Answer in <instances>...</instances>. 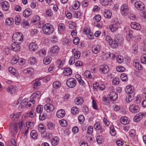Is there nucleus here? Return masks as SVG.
<instances>
[{
  "mask_svg": "<svg viewBox=\"0 0 146 146\" xmlns=\"http://www.w3.org/2000/svg\"><path fill=\"white\" fill-rule=\"evenodd\" d=\"M54 28L52 25L50 23H46L42 27L43 33L47 35L52 34L53 32Z\"/></svg>",
  "mask_w": 146,
  "mask_h": 146,
  "instance_id": "1",
  "label": "nucleus"
},
{
  "mask_svg": "<svg viewBox=\"0 0 146 146\" xmlns=\"http://www.w3.org/2000/svg\"><path fill=\"white\" fill-rule=\"evenodd\" d=\"M23 36L21 33H17L14 34L12 36L13 40H14L16 43H21L23 40Z\"/></svg>",
  "mask_w": 146,
  "mask_h": 146,
  "instance_id": "2",
  "label": "nucleus"
},
{
  "mask_svg": "<svg viewBox=\"0 0 146 146\" xmlns=\"http://www.w3.org/2000/svg\"><path fill=\"white\" fill-rule=\"evenodd\" d=\"M18 125V124L16 123H12L10 124V131L13 137H15L16 136L18 132V130L17 128Z\"/></svg>",
  "mask_w": 146,
  "mask_h": 146,
  "instance_id": "3",
  "label": "nucleus"
},
{
  "mask_svg": "<svg viewBox=\"0 0 146 146\" xmlns=\"http://www.w3.org/2000/svg\"><path fill=\"white\" fill-rule=\"evenodd\" d=\"M76 81L75 79L73 78H71L67 79L66 84L69 88H73L76 86Z\"/></svg>",
  "mask_w": 146,
  "mask_h": 146,
  "instance_id": "4",
  "label": "nucleus"
},
{
  "mask_svg": "<svg viewBox=\"0 0 146 146\" xmlns=\"http://www.w3.org/2000/svg\"><path fill=\"white\" fill-rule=\"evenodd\" d=\"M111 47L113 48H117L119 45H121V42L120 40L117 38L113 39L111 42L109 44Z\"/></svg>",
  "mask_w": 146,
  "mask_h": 146,
  "instance_id": "5",
  "label": "nucleus"
},
{
  "mask_svg": "<svg viewBox=\"0 0 146 146\" xmlns=\"http://www.w3.org/2000/svg\"><path fill=\"white\" fill-rule=\"evenodd\" d=\"M129 108L130 111L133 113H137L140 110L139 106L135 104H133L130 105Z\"/></svg>",
  "mask_w": 146,
  "mask_h": 146,
  "instance_id": "6",
  "label": "nucleus"
},
{
  "mask_svg": "<svg viewBox=\"0 0 146 146\" xmlns=\"http://www.w3.org/2000/svg\"><path fill=\"white\" fill-rule=\"evenodd\" d=\"M59 48L58 46H55L52 47L48 54L51 56L56 55L59 50Z\"/></svg>",
  "mask_w": 146,
  "mask_h": 146,
  "instance_id": "7",
  "label": "nucleus"
},
{
  "mask_svg": "<svg viewBox=\"0 0 146 146\" xmlns=\"http://www.w3.org/2000/svg\"><path fill=\"white\" fill-rule=\"evenodd\" d=\"M100 72L102 74H106L109 71V68L108 66L106 65H102L99 69Z\"/></svg>",
  "mask_w": 146,
  "mask_h": 146,
  "instance_id": "8",
  "label": "nucleus"
},
{
  "mask_svg": "<svg viewBox=\"0 0 146 146\" xmlns=\"http://www.w3.org/2000/svg\"><path fill=\"white\" fill-rule=\"evenodd\" d=\"M20 44L14 42L11 46V50L15 52L19 51L20 49V46L19 44Z\"/></svg>",
  "mask_w": 146,
  "mask_h": 146,
  "instance_id": "9",
  "label": "nucleus"
},
{
  "mask_svg": "<svg viewBox=\"0 0 146 146\" xmlns=\"http://www.w3.org/2000/svg\"><path fill=\"white\" fill-rule=\"evenodd\" d=\"M44 108L47 112H50L53 111L54 109V106L51 104L48 103L44 106Z\"/></svg>",
  "mask_w": 146,
  "mask_h": 146,
  "instance_id": "10",
  "label": "nucleus"
},
{
  "mask_svg": "<svg viewBox=\"0 0 146 146\" xmlns=\"http://www.w3.org/2000/svg\"><path fill=\"white\" fill-rule=\"evenodd\" d=\"M38 47L37 44L34 42H32L29 45V48L30 50L33 52L37 50Z\"/></svg>",
  "mask_w": 146,
  "mask_h": 146,
  "instance_id": "11",
  "label": "nucleus"
},
{
  "mask_svg": "<svg viewBox=\"0 0 146 146\" xmlns=\"http://www.w3.org/2000/svg\"><path fill=\"white\" fill-rule=\"evenodd\" d=\"M144 114L142 113H139L137 114L136 116L133 118V121L134 122H139L143 117Z\"/></svg>",
  "mask_w": 146,
  "mask_h": 146,
  "instance_id": "12",
  "label": "nucleus"
},
{
  "mask_svg": "<svg viewBox=\"0 0 146 146\" xmlns=\"http://www.w3.org/2000/svg\"><path fill=\"white\" fill-rule=\"evenodd\" d=\"M110 99L113 101H115L118 97L117 94L115 92H111L109 94Z\"/></svg>",
  "mask_w": 146,
  "mask_h": 146,
  "instance_id": "13",
  "label": "nucleus"
},
{
  "mask_svg": "<svg viewBox=\"0 0 146 146\" xmlns=\"http://www.w3.org/2000/svg\"><path fill=\"white\" fill-rule=\"evenodd\" d=\"M56 115L58 118H62L65 115V111L64 110H60L57 112Z\"/></svg>",
  "mask_w": 146,
  "mask_h": 146,
  "instance_id": "14",
  "label": "nucleus"
},
{
  "mask_svg": "<svg viewBox=\"0 0 146 146\" xmlns=\"http://www.w3.org/2000/svg\"><path fill=\"white\" fill-rule=\"evenodd\" d=\"M134 90V88L133 86L131 85H128L126 87L125 90L127 93L131 94L133 93Z\"/></svg>",
  "mask_w": 146,
  "mask_h": 146,
  "instance_id": "15",
  "label": "nucleus"
},
{
  "mask_svg": "<svg viewBox=\"0 0 146 146\" xmlns=\"http://www.w3.org/2000/svg\"><path fill=\"white\" fill-rule=\"evenodd\" d=\"M135 7L137 8H139L141 9H144L145 6L143 3L140 1L137 2L135 3Z\"/></svg>",
  "mask_w": 146,
  "mask_h": 146,
  "instance_id": "16",
  "label": "nucleus"
},
{
  "mask_svg": "<svg viewBox=\"0 0 146 146\" xmlns=\"http://www.w3.org/2000/svg\"><path fill=\"white\" fill-rule=\"evenodd\" d=\"M131 26L133 29L137 30H139L141 28L140 25L138 23L135 22L131 23Z\"/></svg>",
  "mask_w": 146,
  "mask_h": 146,
  "instance_id": "17",
  "label": "nucleus"
},
{
  "mask_svg": "<svg viewBox=\"0 0 146 146\" xmlns=\"http://www.w3.org/2000/svg\"><path fill=\"white\" fill-rule=\"evenodd\" d=\"M40 93L39 91L36 92L35 93H33L31 96V97L33 99H39L40 97Z\"/></svg>",
  "mask_w": 146,
  "mask_h": 146,
  "instance_id": "18",
  "label": "nucleus"
},
{
  "mask_svg": "<svg viewBox=\"0 0 146 146\" xmlns=\"http://www.w3.org/2000/svg\"><path fill=\"white\" fill-rule=\"evenodd\" d=\"M40 18L38 16L33 17V19L31 21V23H35L36 24L38 23L40 20Z\"/></svg>",
  "mask_w": 146,
  "mask_h": 146,
  "instance_id": "19",
  "label": "nucleus"
},
{
  "mask_svg": "<svg viewBox=\"0 0 146 146\" xmlns=\"http://www.w3.org/2000/svg\"><path fill=\"white\" fill-rule=\"evenodd\" d=\"M100 46L98 45H95L92 48V52L95 54L98 53L100 50Z\"/></svg>",
  "mask_w": 146,
  "mask_h": 146,
  "instance_id": "20",
  "label": "nucleus"
},
{
  "mask_svg": "<svg viewBox=\"0 0 146 146\" xmlns=\"http://www.w3.org/2000/svg\"><path fill=\"white\" fill-rule=\"evenodd\" d=\"M63 73L65 76H68L72 74V71L70 68H67L65 69Z\"/></svg>",
  "mask_w": 146,
  "mask_h": 146,
  "instance_id": "21",
  "label": "nucleus"
},
{
  "mask_svg": "<svg viewBox=\"0 0 146 146\" xmlns=\"http://www.w3.org/2000/svg\"><path fill=\"white\" fill-rule=\"evenodd\" d=\"M104 17L108 19H110L112 16L111 12L110 10H108L104 13Z\"/></svg>",
  "mask_w": 146,
  "mask_h": 146,
  "instance_id": "22",
  "label": "nucleus"
},
{
  "mask_svg": "<svg viewBox=\"0 0 146 146\" xmlns=\"http://www.w3.org/2000/svg\"><path fill=\"white\" fill-rule=\"evenodd\" d=\"M16 89L17 88L15 86H10L7 88V91L8 92H10L12 93L13 92L14 93Z\"/></svg>",
  "mask_w": 146,
  "mask_h": 146,
  "instance_id": "23",
  "label": "nucleus"
},
{
  "mask_svg": "<svg viewBox=\"0 0 146 146\" xmlns=\"http://www.w3.org/2000/svg\"><path fill=\"white\" fill-rule=\"evenodd\" d=\"M59 139L56 137H54L51 141V144L53 146H55L59 143Z\"/></svg>",
  "mask_w": 146,
  "mask_h": 146,
  "instance_id": "24",
  "label": "nucleus"
},
{
  "mask_svg": "<svg viewBox=\"0 0 146 146\" xmlns=\"http://www.w3.org/2000/svg\"><path fill=\"white\" fill-rule=\"evenodd\" d=\"M133 64L134 65L138 70H141L143 68V67L138 62L134 61Z\"/></svg>",
  "mask_w": 146,
  "mask_h": 146,
  "instance_id": "25",
  "label": "nucleus"
},
{
  "mask_svg": "<svg viewBox=\"0 0 146 146\" xmlns=\"http://www.w3.org/2000/svg\"><path fill=\"white\" fill-rule=\"evenodd\" d=\"M102 127L101 123L100 121L96 122L94 125V128L96 130H99Z\"/></svg>",
  "mask_w": 146,
  "mask_h": 146,
  "instance_id": "26",
  "label": "nucleus"
},
{
  "mask_svg": "<svg viewBox=\"0 0 146 146\" xmlns=\"http://www.w3.org/2000/svg\"><path fill=\"white\" fill-rule=\"evenodd\" d=\"M32 14V11L30 10H25L23 12V15L26 17L29 16Z\"/></svg>",
  "mask_w": 146,
  "mask_h": 146,
  "instance_id": "27",
  "label": "nucleus"
},
{
  "mask_svg": "<svg viewBox=\"0 0 146 146\" xmlns=\"http://www.w3.org/2000/svg\"><path fill=\"white\" fill-rule=\"evenodd\" d=\"M30 135L33 139H36L38 136V133L35 130H33L31 132Z\"/></svg>",
  "mask_w": 146,
  "mask_h": 146,
  "instance_id": "28",
  "label": "nucleus"
},
{
  "mask_svg": "<svg viewBox=\"0 0 146 146\" xmlns=\"http://www.w3.org/2000/svg\"><path fill=\"white\" fill-rule=\"evenodd\" d=\"M120 121L123 125H126L129 123V121L127 119V117H124L121 118Z\"/></svg>",
  "mask_w": 146,
  "mask_h": 146,
  "instance_id": "29",
  "label": "nucleus"
},
{
  "mask_svg": "<svg viewBox=\"0 0 146 146\" xmlns=\"http://www.w3.org/2000/svg\"><path fill=\"white\" fill-rule=\"evenodd\" d=\"M13 22V19L11 17L7 18L6 19L5 21V23L8 25H12Z\"/></svg>",
  "mask_w": 146,
  "mask_h": 146,
  "instance_id": "30",
  "label": "nucleus"
},
{
  "mask_svg": "<svg viewBox=\"0 0 146 146\" xmlns=\"http://www.w3.org/2000/svg\"><path fill=\"white\" fill-rule=\"evenodd\" d=\"M118 27L116 25L113 23L110 25L109 26L111 32H113L117 31V30Z\"/></svg>",
  "mask_w": 146,
  "mask_h": 146,
  "instance_id": "31",
  "label": "nucleus"
},
{
  "mask_svg": "<svg viewBox=\"0 0 146 146\" xmlns=\"http://www.w3.org/2000/svg\"><path fill=\"white\" fill-rule=\"evenodd\" d=\"M51 61V58L50 57L48 56L45 57L43 59V62L44 64L47 65L50 63Z\"/></svg>",
  "mask_w": 146,
  "mask_h": 146,
  "instance_id": "32",
  "label": "nucleus"
},
{
  "mask_svg": "<svg viewBox=\"0 0 146 146\" xmlns=\"http://www.w3.org/2000/svg\"><path fill=\"white\" fill-rule=\"evenodd\" d=\"M113 23L117 27L121 23V21L117 18H115L113 20Z\"/></svg>",
  "mask_w": 146,
  "mask_h": 146,
  "instance_id": "33",
  "label": "nucleus"
},
{
  "mask_svg": "<svg viewBox=\"0 0 146 146\" xmlns=\"http://www.w3.org/2000/svg\"><path fill=\"white\" fill-rule=\"evenodd\" d=\"M1 6L2 8H6L7 9H9V3L6 1L2 2Z\"/></svg>",
  "mask_w": 146,
  "mask_h": 146,
  "instance_id": "34",
  "label": "nucleus"
},
{
  "mask_svg": "<svg viewBox=\"0 0 146 146\" xmlns=\"http://www.w3.org/2000/svg\"><path fill=\"white\" fill-rule=\"evenodd\" d=\"M71 112L72 114L75 115L78 114L79 110L78 108L76 107H73L71 109Z\"/></svg>",
  "mask_w": 146,
  "mask_h": 146,
  "instance_id": "35",
  "label": "nucleus"
},
{
  "mask_svg": "<svg viewBox=\"0 0 146 146\" xmlns=\"http://www.w3.org/2000/svg\"><path fill=\"white\" fill-rule=\"evenodd\" d=\"M21 20V19L19 15H17L15 18V23L16 25H19Z\"/></svg>",
  "mask_w": 146,
  "mask_h": 146,
  "instance_id": "36",
  "label": "nucleus"
},
{
  "mask_svg": "<svg viewBox=\"0 0 146 146\" xmlns=\"http://www.w3.org/2000/svg\"><path fill=\"white\" fill-rule=\"evenodd\" d=\"M120 77L121 79L123 81H127L128 80L127 76L126 74H121Z\"/></svg>",
  "mask_w": 146,
  "mask_h": 146,
  "instance_id": "37",
  "label": "nucleus"
},
{
  "mask_svg": "<svg viewBox=\"0 0 146 146\" xmlns=\"http://www.w3.org/2000/svg\"><path fill=\"white\" fill-rule=\"evenodd\" d=\"M102 5L106 6L108 5L109 2L111 1L112 0H100Z\"/></svg>",
  "mask_w": 146,
  "mask_h": 146,
  "instance_id": "38",
  "label": "nucleus"
},
{
  "mask_svg": "<svg viewBox=\"0 0 146 146\" xmlns=\"http://www.w3.org/2000/svg\"><path fill=\"white\" fill-rule=\"evenodd\" d=\"M83 100L82 98L79 97L76 98L75 102L77 105H79L82 104L83 102Z\"/></svg>",
  "mask_w": 146,
  "mask_h": 146,
  "instance_id": "39",
  "label": "nucleus"
},
{
  "mask_svg": "<svg viewBox=\"0 0 146 146\" xmlns=\"http://www.w3.org/2000/svg\"><path fill=\"white\" fill-rule=\"evenodd\" d=\"M61 85L60 83L58 81H56L53 82V87L57 89L60 87Z\"/></svg>",
  "mask_w": 146,
  "mask_h": 146,
  "instance_id": "40",
  "label": "nucleus"
},
{
  "mask_svg": "<svg viewBox=\"0 0 146 146\" xmlns=\"http://www.w3.org/2000/svg\"><path fill=\"white\" fill-rule=\"evenodd\" d=\"M84 76L87 78L90 79L92 78L90 72L88 70L85 71L84 72Z\"/></svg>",
  "mask_w": 146,
  "mask_h": 146,
  "instance_id": "41",
  "label": "nucleus"
},
{
  "mask_svg": "<svg viewBox=\"0 0 146 146\" xmlns=\"http://www.w3.org/2000/svg\"><path fill=\"white\" fill-rule=\"evenodd\" d=\"M46 126L49 129H52L54 127V125L51 122L48 123Z\"/></svg>",
  "mask_w": 146,
  "mask_h": 146,
  "instance_id": "42",
  "label": "nucleus"
},
{
  "mask_svg": "<svg viewBox=\"0 0 146 146\" xmlns=\"http://www.w3.org/2000/svg\"><path fill=\"white\" fill-rule=\"evenodd\" d=\"M42 110L43 106L40 105H39L38 106L36 110L37 113L40 114L41 113Z\"/></svg>",
  "mask_w": 146,
  "mask_h": 146,
  "instance_id": "43",
  "label": "nucleus"
},
{
  "mask_svg": "<svg viewBox=\"0 0 146 146\" xmlns=\"http://www.w3.org/2000/svg\"><path fill=\"white\" fill-rule=\"evenodd\" d=\"M64 28L65 26L64 24L62 23H60L59 24L58 27V31L60 33H61L62 31L64 30Z\"/></svg>",
  "mask_w": 146,
  "mask_h": 146,
  "instance_id": "44",
  "label": "nucleus"
},
{
  "mask_svg": "<svg viewBox=\"0 0 146 146\" xmlns=\"http://www.w3.org/2000/svg\"><path fill=\"white\" fill-rule=\"evenodd\" d=\"M101 16L99 15H96L93 18V20H95V22H99L101 19Z\"/></svg>",
  "mask_w": 146,
  "mask_h": 146,
  "instance_id": "45",
  "label": "nucleus"
},
{
  "mask_svg": "<svg viewBox=\"0 0 146 146\" xmlns=\"http://www.w3.org/2000/svg\"><path fill=\"white\" fill-rule=\"evenodd\" d=\"M141 60L142 63L146 64V54H144L141 56Z\"/></svg>",
  "mask_w": 146,
  "mask_h": 146,
  "instance_id": "46",
  "label": "nucleus"
},
{
  "mask_svg": "<svg viewBox=\"0 0 146 146\" xmlns=\"http://www.w3.org/2000/svg\"><path fill=\"white\" fill-rule=\"evenodd\" d=\"M81 13L80 12L78 11H75L74 14V16L75 18H79L81 15Z\"/></svg>",
  "mask_w": 146,
  "mask_h": 146,
  "instance_id": "47",
  "label": "nucleus"
},
{
  "mask_svg": "<svg viewBox=\"0 0 146 146\" xmlns=\"http://www.w3.org/2000/svg\"><path fill=\"white\" fill-rule=\"evenodd\" d=\"M29 23L27 20H23L21 22V25H23L24 27H25L28 26H29Z\"/></svg>",
  "mask_w": 146,
  "mask_h": 146,
  "instance_id": "48",
  "label": "nucleus"
},
{
  "mask_svg": "<svg viewBox=\"0 0 146 146\" xmlns=\"http://www.w3.org/2000/svg\"><path fill=\"white\" fill-rule=\"evenodd\" d=\"M8 71L11 74L14 75L16 70L12 67H10L8 68Z\"/></svg>",
  "mask_w": 146,
  "mask_h": 146,
  "instance_id": "49",
  "label": "nucleus"
},
{
  "mask_svg": "<svg viewBox=\"0 0 146 146\" xmlns=\"http://www.w3.org/2000/svg\"><path fill=\"white\" fill-rule=\"evenodd\" d=\"M38 129L39 131H45L46 129V128L43 127V124H40L38 126Z\"/></svg>",
  "mask_w": 146,
  "mask_h": 146,
  "instance_id": "50",
  "label": "nucleus"
},
{
  "mask_svg": "<svg viewBox=\"0 0 146 146\" xmlns=\"http://www.w3.org/2000/svg\"><path fill=\"white\" fill-rule=\"evenodd\" d=\"M80 52L79 51H76L74 53V56L77 59H79L80 57Z\"/></svg>",
  "mask_w": 146,
  "mask_h": 146,
  "instance_id": "51",
  "label": "nucleus"
},
{
  "mask_svg": "<svg viewBox=\"0 0 146 146\" xmlns=\"http://www.w3.org/2000/svg\"><path fill=\"white\" fill-rule=\"evenodd\" d=\"M59 122L61 125L63 127H65L67 125V121L65 120L62 119L59 121Z\"/></svg>",
  "mask_w": 146,
  "mask_h": 146,
  "instance_id": "52",
  "label": "nucleus"
},
{
  "mask_svg": "<svg viewBox=\"0 0 146 146\" xmlns=\"http://www.w3.org/2000/svg\"><path fill=\"white\" fill-rule=\"evenodd\" d=\"M119 82V79L118 78H115L113 80L112 83L113 84L115 85L118 84Z\"/></svg>",
  "mask_w": 146,
  "mask_h": 146,
  "instance_id": "53",
  "label": "nucleus"
},
{
  "mask_svg": "<svg viewBox=\"0 0 146 146\" xmlns=\"http://www.w3.org/2000/svg\"><path fill=\"white\" fill-rule=\"evenodd\" d=\"M121 12L123 16H125L127 15L129 12L128 10H121Z\"/></svg>",
  "mask_w": 146,
  "mask_h": 146,
  "instance_id": "54",
  "label": "nucleus"
},
{
  "mask_svg": "<svg viewBox=\"0 0 146 146\" xmlns=\"http://www.w3.org/2000/svg\"><path fill=\"white\" fill-rule=\"evenodd\" d=\"M34 123L33 122H32L31 121L27 122L26 123V126L28 128H29L30 127H32L34 126L33 124Z\"/></svg>",
  "mask_w": 146,
  "mask_h": 146,
  "instance_id": "55",
  "label": "nucleus"
},
{
  "mask_svg": "<svg viewBox=\"0 0 146 146\" xmlns=\"http://www.w3.org/2000/svg\"><path fill=\"white\" fill-rule=\"evenodd\" d=\"M110 133L111 135L115 136L116 134V131L113 127H111L110 128Z\"/></svg>",
  "mask_w": 146,
  "mask_h": 146,
  "instance_id": "56",
  "label": "nucleus"
},
{
  "mask_svg": "<svg viewBox=\"0 0 146 146\" xmlns=\"http://www.w3.org/2000/svg\"><path fill=\"white\" fill-rule=\"evenodd\" d=\"M46 15L48 17H51L53 14L51 10H46Z\"/></svg>",
  "mask_w": 146,
  "mask_h": 146,
  "instance_id": "57",
  "label": "nucleus"
},
{
  "mask_svg": "<svg viewBox=\"0 0 146 146\" xmlns=\"http://www.w3.org/2000/svg\"><path fill=\"white\" fill-rule=\"evenodd\" d=\"M31 69L30 68L25 69L23 71V73L24 74H31L32 73L31 71Z\"/></svg>",
  "mask_w": 146,
  "mask_h": 146,
  "instance_id": "58",
  "label": "nucleus"
},
{
  "mask_svg": "<svg viewBox=\"0 0 146 146\" xmlns=\"http://www.w3.org/2000/svg\"><path fill=\"white\" fill-rule=\"evenodd\" d=\"M93 131V127L92 126H90L88 127L87 133L89 134H91L92 133Z\"/></svg>",
  "mask_w": 146,
  "mask_h": 146,
  "instance_id": "59",
  "label": "nucleus"
},
{
  "mask_svg": "<svg viewBox=\"0 0 146 146\" xmlns=\"http://www.w3.org/2000/svg\"><path fill=\"white\" fill-rule=\"evenodd\" d=\"M78 120L79 122L83 123L85 120L84 117L82 115H80L78 117Z\"/></svg>",
  "mask_w": 146,
  "mask_h": 146,
  "instance_id": "60",
  "label": "nucleus"
},
{
  "mask_svg": "<svg viewBox=\"0 0 146 146\" xmlns=\"http://www.w3.org/2000/svg\"><path fill=\"white\" fill-rule=\"evenodd\" d=\"M80 2L78 1H76L74 5V7L76 8V9H78L80 6Z\"/></svg>",
  "mask_w": 146,
  "mask_h": 146,
  "instance_id": "61",
  "label": "nucleus"
},
{
  "mask_svg": "<svg viewBox=\"0 0 146 146\" xmlns=\"http://www.w3.org/2000/svg\"><path fill=\"white\" fill-rule=\"evenodd\" d=\"M133 96L131 95H129L128 96H127L126 98V101L127 102H130L133 99Z\"/></svg>",
  "mask_w": 146,
  "mask_h": 146,
  "instance_id": "62",
  "label": "nucleus"
},
{
  "mask_svg": "<svg viewBox=\"0 0 146 146\" xmlns=\"http://www.w3.org/2000/svg\"><path fill=\"white\" fill-rule=\"evenodd\" d=\"M40 82L38 80V79H36L35 82L34 84V87L35 88L36 87H37L39 86L40 85Z\"/></svg>",
  "mask_w": 146,
  "mask_h": 146,
  "instance_id": "63",
  "label": "nucleus"
},
{
  "mask_svg": "<svg viewBox=\"0 0 146 146\" xmlns=\"http://www.w3.org/2000/svg\"><path fill=\"white\" fill-rule=\"evenodd\" d=\"M80 39L78 37H76L75 38L73 41L74 44L75 45L78 44L79 42Z\"/></svg>",
  "mask_w": 146,
  "mask_h": 146,
  "instance_id": "64",
  "label": "nucleus"
}]
</instances>
